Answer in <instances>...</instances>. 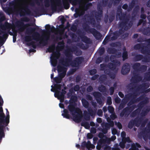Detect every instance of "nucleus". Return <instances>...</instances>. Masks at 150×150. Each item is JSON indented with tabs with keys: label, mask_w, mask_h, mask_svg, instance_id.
I'll return each mask as SVG.
<instances>
[{
	"label": "nucleus",
	"mask_w": 150,
	"mask_h": 150,
	"mask_svg": "<svg viewBox=\"0 0 150 150\" xmlns=\"http://www.w3.org/2000/svg\"><path fill=\"white\" fill-rule=\"evenodd\" d=\"M110 143V141L108 139H100L97 143V145L96 146V149L98 150H100L101 147L105 146L106 144H109Z\"/></svg>",
	"instance_id": "obj_12"
},
{
	"label": "nucleus",
	"mask_w": 150,
	"mask_h": 150,
	"mask_svg": "<svg viewBox=\"0 0 150 150\" xmlns=\"http://www.w3.org/2000/svg\"><path fill=\"white\" fill-rule=\"evenodd\" d=\"M88 108V113L90 114V115L92 116L93 115H94L95 114V112H94L92 109L91 108Z\"/></svg>",
	"instance_id": "obj_57"
},
{
	"label": "nucleus",
	"mask_w": 150,
	"mask_h": 150,
	"mask_svg": "<svg viewBox=\"0 0 150 150\" xmlns=\"http://www.w3.org/2000/svg\"><path fill=\"white\" fill-rule=\"evenodd\" d=\"M130 69V65L128 63H125L122 67L121 73L123 75H126L129 73Z\"/></svg>",
	"instance_id": "obj_14"
},
{
	"label": "nucleus",
	"mask_w": 150,
	"mask_h": 150,
	"mask_svg": "<svg viewBox=\"0 0 150 150\" xmlns=\"http://www.w3.org/2000/svg\"><path fill=\"white\" fill-rule=\"evenodd\" d=\"M131 93H129L125 95V97L124 98L125 103H127L129 100L132 98Z\"/></svg>",
	"instance_id": "obj_42"
},
{
	"label": "nucleus",
	"mask_w": 150,
	"mask_h": 150,
	"mask_svg": "<svg viewBox=\"0 0 150 150\" xmlns=\"http://www.w3.org/2000/svg\"><path fill=\"white\" fill-rule=\"evenodd\" d=\"M141 31L144 35L150 36V28L146 27L141 29Z\"/></svg>",
	"instance_id": "obj_29"
},
{
	"label": "nucleus",
	"mask_w": 150,
	"mask_h": 150,
	"mask_svg": "<svg viewBox=\"0 0 150 150\" xmlns=\"http://www.w3.org/2000/svg\"><path fill=\"white\" fill-rule=\"evenodd\" d=\"M143 120V119L142 117H136L133 120L135 123V126L137 127H139Z\"/></svg>",
	"instance_id": "obj_26"
},
{
	"label": "nucleus",
	"mask_w": 150,
	"mask_h": 150,
	"mask_svg": "<svg viewBox=\"0 0 150 150\" xmlns=\"http://www.w3.org/2000/svg\"><path fill=\"white\" fill-rule=\"evenodd\" d=\"M98 12H96L95 14V17L97 20H100L103 11L102 7H98L97 8Z\"/></svg>",
	"instance_id": "obj_22"
},
{
	"label": "nucleus",
	"mask_w": 150,
	"mask_h": 150,
	"mask_svg": "<svg viewBox=\"0 0 150 150\" xmlns=\"http://www.w3.org/2000/svg\"><path fill=\"white\" fill-rule=\"evenodd\" d=\"M54 80L57 83H61L62 79L58 76L55 77L54 79Z\"/></svg>",
	"instance_id": "obj_59"
},
{
	"label": "nucleus",
	"mask_w": 150,
	"mask_h": 150,
	"mask_svg": "<svg viewBox=\"0 0 150 150\" xmlns=\"http://www.w3.org/2000/svg\"><path fill=\"white\" fill-rule=\"evenodd\" d=\"M150 86V84L148 83H144L139 85L136 88V91H139L140 90L143 91L149 88Z\"/></svg>",
	"instance_id": "obj_16"
},
{
	"label": "nucleus",
	"mask_w": 150,
	"mask_h": 150,
	"mask_svg": "<svg viewBox=\"0 0 150 150\" xmlns=\"http://www.w3.org/2000/svg\"><path fill=\"white\" fill-rule=\"evenodd\" d=\"M67 58L65 60L63 59L60 60L62 64L64 66L67 67L70 65L72 67H78L83 61V58L82 57H76L72 61V55L69 52L65 54Z\"/></svg>",
	"instance_id": "obj_2"
},
{
	"label": "nucleus",
	"mask_w": 150,
	"mask_h": 150,
	"mask_svg": "<svg viewBox=\"0 0 150 150\" xmlns=\"http://www.w3.org/2000/svg\"><path fill=\"white\" fill-rule=\"evenodd\" d=\"M72 50L73 51L75 52V54L77 56H80L81 55L82 53L81 50L78 48L77 47H75L72 48Z\"/></svg>",
	"instance_id": "obj_35"
},
{
	"label": "nucleus",
	"mask_w": 150,
	"mask_h": 150,
	"mask_svg": "<svg viewBox=\"0 0 150 150\" xmlns=\"http://www.w3.org/2000/svg\"><path fill=\"white\" fill-rule=\"evenodd\" d=\"M84 118L86 121H88L90 120L91 116L86 110H84L83 112Z\"/></svg>",
	"instance_id": "obj_41"
},
{
	"label": "nucleus",
	"mask_w": 150,
	"mask_h": 150,
	"mask_svg": "<svg viewBox=\"0 0 150 150\" xmlns=\"http://www.w3.org/2000/svg\"><path fill=\"white\" fill-rule=\"evenodd\" d=\"M123 51L122 57V60L124 61L128 58V54L125 47L123 49Z\"/></svg>",
	"instance_id": "obj_34"
},
{
	"label": "nucleus",
	"mask_w": 150,
	"mask_h": 150,
	"mask_svg": "<svg viewBox=\"0 0 150 150\" xmlns=\"http://www.w3.org/2000/svg\"><path fill=\"white\" fill-rule=\"evenodd\" d=\"M16 5V3L15 1H13L10 2L9 3V7L7 9L8 12H13L15 9V6Z\"/></svg>",
	"instance_id": "obj_20"
},
{
	"label": "nucleus",
	"mask_w": 150,
	"mask_h": 150,
	"mask_svg": "<svg viewBox=\"0 0 150 150\" xmlns=\"http://www.w3.org/2000/svg\"><path fill=\"white\" fill-rule=\"evenodd\" d=\"M134 70L136 72L145 71L147 69V67L145 65H141L140 63H134L132 66Z\"/></svg>",
	"instance_id": "obj_9"
},
{
	"label": "nucleus",
	"mask_w": 150,
	"mask_h": 150,
	"mask_svg": "<svg viewBox=\"0 0 150 150\" xmlns=\"http://www.w3.org/2000/svg\"><path fill=\"white\" fill-rule=\"evenodd\" d=\"M93 95L95 98L97 103L100 105L102 103L101 98L102 96L101 93L98 91H94L93 93Z\"/></svg>",
	"instance_id": "obj_15"
},
{
	"label": "nucleus",
	"mask_w": 150,
	"mask_h": 150,
	"mask_svg": "<svg viewBox=\"0 0 150 150\" xmlns=\"http://www.w3.org/2000/svg\"><path fill=\"white\" fill-rule=\"evenodd\" d=\"M141 111L137 109L133 111L130 114V117H134L137 115L139 114Z\"/></svg>",
	"instance_id": "obj_36"
},
{
	"label": "nucleus",
	"mask_w": 150,
	"mask_h": 150,
	"mask_svg": "<svg viewBox=\"0 0 150 150\" xmlns=\"http://www.w3.org/2000/svg\"><path fill=\"white\" fill-rule=\"evenodd\" d=\"M31 40V37L30 35H26L24 38V40L26 42H29Z\"/></svg>",
	"instance_id": "obj_60"
},
{
	"label": "nucleus",
	"mask_w": 150,
	"mask_h": 150,
	"mask_svg": "<svg viewBox=\"0 0 150 150\" xmlns=\"http://www.w3.org/2000/svg\"><path fill=\"white\" fill-rule=\"evenodd\" d=\"M134 125H135V123L133 120H132L128 123V127L129 128L131 129L133 128Z\"/></svg>",
	"instance_id": "obj_56"
},
{
	"label": "nucleus",
	"mask_w": 150,
	"mask_h": 150,
	"mask_svg": "<svg viewBox=\"0 0 150 150\" xmlns=\"http://www.w3.org/2000/svg\"><path fill=\"white\" fill-rule=\"evenodd\" d=\"M60 91H57L56 93H55L54 94V96L56 98H58L60 100V101L61 102H63L61 100V97L60 96Z\"/></svg>",
	"instance_id": "obj_58"
},
{
	"label": "nucleus",
	"mask_w": 150,
	"mask_h": 150,
	"mask_svg": "<svg viewBox=\"0 0 150 150\" xmlns=\"http://www.w3.org/2000/svg\"><path fill=\"white\" fill-rule=\"evenodd\" d=\"M80 38L82 42L86 44H88L91 43L90 39L85 35H81Z\"/></svg>",
	"instance_id": "obj_28"
},
{
	"label": "nucleus",
	"mask_w": 150,
	"mask_h": 150,
	"mask_svg": "<svg viewBox=\"0 0 150 150\" xmlns=\"http://www.w3.org/2000/svg\"><path fill=\"white\" fill-rule=\"evenodd\" d=\"M40 35L38 32H35L34 33L33 37L34 38L33 39L37 41H38L39 40Z\"/></svg>",
	"instance_id": "obj_45"
},
{
	"label": "nucleus",
	"mask_w": 150,
	"mask_h": 150,
	"mask_svg": "<svg viewBox=\"0 0 150 150\" xmlns=\"http://www.w3.org/2000/svg\"><path fill=\"white\" fill-rule=\"evenodd\" d=\"M98 137L99 138H100V139H109L110 142H111V140L110 139V138H108L106 137V136L105 135H104V134L101 133L100 132L99 133Z\"/></svg>",
	"instance_id": "obj_51"
},
{
	"label": "nucleus",
	"mask_w": 150,
	"mask_h": 150,
	"mask_svg": "<svg viewBox=\"0 0 150 150\" xmlns=\"http://www.w3.org/2000/svg\"><path fill=\"white\" fill-rule=\"evenodd\" d=\"M77 46L80 48L84 50L87 49L89 47V46L88 45H84L82 42L78 43Z\"/></svg>",
	"instance_id": "obj_37"
},
{
	"label": "nucleus",
	"mask_w": 150,
	"mask_h": 150,
	"mask_svg": "<svg viewBox=\"0 0 150 150\" xmlns=\"http://www.w3.org/2000/svg\"><path fill=\"white\" fill-rule=\"evenodd\" d=\"M130 112L128 109L127 108V107H126L124 108L120 114V116L121 117H123L124 115L125 117H128L129 115Z\"/></svg>",
	"instance_id": "obj_24"
},
{
	"label": "nucleus",
	"mask_w": 150,
	"mask_h": 150,
	"mask_svg": "<svg viewBox=\"0 0 150 150\" xmlns=\"http://www.w3.org/2000/svg\"><path fill=\"white\" fill-rule=\"evenodd\" d=\"M72 0H62V3L64 8L66 9H69L70 7L69 3L71 4Z\"/></svg>",
	"instance_id": "obj_23"
},
{
	"label": "nucleus",
	"mask_w": 150,
	"mask_h": 150,
	"mask_svg": "<svg viewBox=\"0 0 150 150\" xmlns=\"http://www.w3.org/2000/svg\"><path fill=\"white\" fill-rule=\"evenodd\" d=\"M62 92L60 91V96L61 97L62 101H64V99L65 94L67 93V92L64 89H62Z\"/></svg>",
	"instance_id": "obj_53"
},
{
	"label": "nucleus",
	"mask_w": 150,
	"mask_h": 150,
	"mask_svg": "<svg viewBox=\"0 0 150 150\" xmlns=\"http://www.w3.org/2000/svg\"><path fill=\"white\" fill-rule=\"evenodd\" d=\"M73 120L76 122H79L81 120L82 116V112L79 108H77L76 112L71 114Z\"/></svg>",
	"instance_id": "obj_8"
},
{
	"label": "nucleus",
	"mask_w": 150,
	"mask_h": 150,
	"mask_svg": "<svg viewBox=\"0 0 150 150\" xmlns=\"http://www.w3.org/2000/svg\"><path fill=\"white\" fill-rule=\"evenodd\" d=\"M55 47V45H52L50 46L48 48V50L49 52H51L54 50Z\"/></svg>",
	"instance_id": "obj_62"
},
{
	"label": "nucleus",
	"mask_w": 150,
	"mask_h": 150,
	"mask_svg": "<svg viewBox=\"0 0 150 150\" xmlns=\"http://www.w3.org/2000/svg\"><path fill=\"white\" fill-rule=\"evenodd\" d=\"M6 110L7 115L6 117L3 112L2 108L0 107V139L4 137V128L7 126L9 122V112L7 109Z\"/></svg>",
	"instance_id": "obj_3"
},
{
	"label": "nucleus",
	"mask_w": 150,
	"mask_h": 150,
	"mask_svg": "<svg viewBox=\"0 0 150 150\" xmlns=\"http://www.w3.org/2000/svg\"><path fill=\"white\" fill-rule=\"evenodd\" d=\"M36 28H32V27H29L26 29V34H30L32 33L35 32L36 29L37 30H40L42 31V32L45 31L44 30H42L41 28H40L39 27L35 25Z\"/></svg>",
	"instance_id": "obj_19"
},
{
	"label": "nucleus",
	"mask_w": 150,
	"mask_h": 150,
	"mask_svg": "<svg viewBox=\"0 0 150 150\" xmlns=\"http://www.w3.org/2000/svg\"><path fill=\"white\" fill-rule=\"evenodd\" d=\"M49 36L46 35L43 36V38H42L39 42V44L43 46H45L47 45L48 41L49 40Z\"/></svg>",
	"instance_id": "obj_17"
},
{
	"label": "nucleus",
	"mask_w": 150,
	"mask_h": 150,
	"mask_svg": "<svg viewBox=\"0 0 150 150\" xmlns=\"http://www.w3.org/2000/svg\"><path fill=\"white\" fill-rule=\"evenodd\" d=\"M115 55H111L110 57V61L113 63H116L117 64H118V66L120 65V62L118 60H114V59H115Z\"/></svg>",
	"instance_id": "obj_40"
},
{
	"label": "nucleus",
	"mask_w": 150,
	"mask_h": 150,
	"mask_svg": "<svg viewBox=\"0 0 150 150\" xmlns=\"http://www.w3.org/2000/svg\"><path fill=\"white\" fill-rule=\"evenodd\" d=\"M134 76L132 77L133 82L134 83H137L140 81L142 79V77L139 74L135 73H133Z\"/></svg>",
	"instance_id": "obj_21"
},
{
	"label": "nucleus",
	"mask_w": 150,
	"mask_h": 150,
	"mask_svg": "<svg viewBox=\"0 0 150 150\" xmlns=\"http://www.w3.org/2000/svg\"><path fill=\"white\" fill-rule=\"evenodd\" d=\"M103 60V57H99L97 58L96 60V63L97 64H99L102 62Z\"/></svg>",
	"instance_id": "obj_63"
},
{
	"label": "nucleus",
	"mask_w": 150,
	"mask_h": 150,
	"mask_svg": "<svg viewBox=\"0 0 150 150\" xmlns=\"http://www.w3.org/2000/svg\"><path fill=\"white\" fill-rule=\"evenodd\" d=\"M45 28L47 31L54 32L56 30L55 28L52 26L51 28L50 25L49 24H47L45 26Z\"/></svg>",
	"instance_id": "obj_33"
},
{
	"label": "nucleus",
	"mask_w": 150,
	"mask_h": 150,
	"mask_svg": "<svg viewBox=\"0 0 150 150\" xmlns=\"http://www.w3.org/2000/svg\"><path fill=\"white\" fill-rule=\"evenodd\" d=\"M86 22L89 25L91 24L93 27H95L96 25L95 19L93 17L90 16H89Z\"/></svg>",
	"instance_id": "obj_25"
},
{
	"label": "nucleus",
	"mask_w": 150,
	"mask_h": 150,
	"mask_svg": "<svg viewBox=\"0 0 150 150\" xmlns=\"http://www.w3.org/2000/svg\"><path fill=\"white\" fill-rule=\"evenodd\" d=\"M149 101H148L147 98L146 99L143 100L140 102L137 105V106L138 107L137 109L140 111H141L142 109L143 108L145 105L148 103Z\"/></svg>",
	"instance_id": "obj_18"
},
{
	"label": "nucleus",
	"mask_w": 150,
	"mask_h": 150,
	"mask_svg": "<svg viewBox=\"0 0 150 150\" xmlns=\"http://www.w3.org/2000/svg\"><path fill=\"white\" fill-rule=\"evenodd\" d=\"M134 60L135 61H139L142 60L144 62H150V56H146L144 57L141 54H137L135 55L134 57Z\"/></svg>",
	"instance_id": "obj_11"
},
{
	"label": "nucleus",
	"mask_w": 150,
	"mask_h": 150,
	"mask_svg": "<svg viewBox=\"0 0 150 150\" xmlns=\"http://www.w3.org/2000/svg\"><path fill=\"white\" fill-rule=\"evenodd\" d=\"M136 0H132L131 2L129 4V7L128 9V11H129L131 10L135 5Z\"/></svg>",
	"instance_id": "obj_38"
},
{
	"label": "nucleus",
	"mask_w": 150,
	"mask_h": 150,
	"mask_svg": "<svg viewBox=\"0 0 150 150\" xmlns=\"http://www.w3.org/2000/svg\"><path fill=\"white\" fill-rule=\"evenodd\" d=\"M140 134L144 140L146 141L148 139L150 140V121L148 123L146 127L142 130Z\"/></svg>",
	"instance_id": "obj_7"
},
{
	"label": "nucleus",
	"mask_w": 150,
	"mask_h": 150,
	"mask_svg": "<svg viewBox=\"0 0 150 150\" xmlns=\"http://www.w3.org/2000/svg\"><path fill=\"white\" fill-rule=\"evenodd\" d=\"M116 18H119L121 21L118 23V27L120 29L118 31H117L120 35L122 34L125 30H127L131 28L132 25L131 21L128 23L129 21V17L126 15V13H122L121 7L117 8L116 15Z\"/></svg>",
	"instance_id": "obj_1"
},
{
	"label": "nucleus",
	"mask_w": 150,
	"mask_h": 150,
	"mask_svg": "<svg viewBox=\"0 0 150 150\" xmlns=\"http://www.w3.org/2000/svg\"><path fill=\"white\" fill-rule=\"evenodd\" d=\"M109 54H115L117 52V50L112 47L108 48L107 50Z\"/></svg>",
	"instance_id": "obj_39"
},
{
	"label": "nucleus",
	"mask_w": 150,
	"mask_h": 150,
	"mask_svg": "<svg viewBox=\"0 0 150 150\" xmlns=\"http://www.w3.org/2000/svg\"><path fill=\"white\" fill-rule=\"evenodd\" d=\"M138 91H136V89L135 91L133 93H131L132 98L137 99V97L140 95V93L138 92Z\"/></svg>",
	"instance_id": "obj_49"
},
{
	"label": "nucleus",
	"mask_w": 150,
	"mask_h": 150,
	"mask_svg": "<svg viewBox=\"0 0 150 150\" xmlns=\"http://www.w3.org/2000/svg\"><path fill=\"white\" fill-rule=\"evenodd\" d=\"M82 103L83 107L86 108H88L89 103L85 99H82Z\"/></svg>",
	"instance_id": "obj_44"
},
{
	"label": "nucleus",
	"mask_w": 150,
	"mask_h": 150,
	"mask_svg": "<svg viewBox=\"0 0 150 150\" xmlns=\"http://www.w3.org/2000/svg\"><path fill=\"white\" fill-rule=\"evenodd\" d=\"M21 21H18L16 23V25L17 27H21L19 29V30L21 31H23L25 28L32 25L31 24L29 23L25 24H24V22H28L30 21V19L27 17H24L21 19Z\"/></svg>",
	"instance_id": "obj_6"
},
{
	"label": "nucleus",
	"mask_w": 150,
	"mask_h": 150,
	"mask_svg": "<svg viewBox=\"0 0 150 150\" xmlns=\"http://www.w3.org/2000/svg\"><path fill=\"white\" fill-rule=\"evenodd\" d=\"M138 102L137 99L131 98L129 102L128 103L127 105L128 106H130L132 104Z\"/></svg>",
	"instance_id": "obj_46"
},
{
	"label": "nucleus",
	"mask_w": 150,
	"mask_h": 150,
	"mask_svg": "<svg viewBox=\"0 0 150 150\" xmlns=\"http://www.w3.org/2000/svg\"><path fill=\"white\" fill-rule=\"evenodd\" d=\"M82 26L86 31L92 34L96 39L98 40L100 38L101 36V34L95 29L90 28L89 25L86 23H83Z\"/></svg>",
	"instance_id": "obj_5"
},
{
	"label": "nucleus",
	"mask_w": 150,
	"mask_h": 150,
	"mask_svg": "<svg viewBox=\"0 0 150 150\" xmlns=\"http://www.w3.org/2000/svg\"><path fill=\"white\" fill-rule=\"evenodd\" d=\"M67 72H62L60 73L59 74L58 77H59L60 78H61L62 79H62L65 77L66 75Z\"/></svg>",
	"instance_id": "obj_61"
},
{
	"label": "nucleus",
	"mask_w": 150,
	"mask_h": 150,
	"mask_svg": "<svg viewBox=\"0 0 150 150\" xmlns=\"http://www.w3.org/2000/svg\"><path fill=\"white\" fill-rule=\"evenodd\" d=\"M147 98L148 99V101H149V98L147 97H146V96L144 95H142L139 96L137 98V100L138 102H139L140 101H141L143 100H144Z\"/></svg>",
	"instance_id": "obj_43"
},
{
	"label": "nucleus",
	"mask_w": 150,
	"mask_h": 150,
	"mask_svg": "<svg viewBox=\"0 0 150 150\" xmlns=\"http://www.w3.org/2000/svg\"><path fill=\"white\" fill-rule=\"evenodd\" d=\"M150 111V106H147L146 108H144L142 110L141 112V115L142 116H144Z\"/></svg>",
	"instance_id": "obj_27"
},
{
	"label": "nucleus",
	"mask_w": 150,
	"mask_h": 150,
	"mask_svg": "<svg viewBox=\"0 0 150 150\" xmlns=\"http://www.w3.org/2000/svg\"><path fill=\"white\" fill-rule=\"evenodd\" d=\"M63 112L64 113H62V115L63 117L67 119H69L70 115L69 114V112L68 110L67 109H64Z\"/></svg>",
	"instance_id": "obj_32"
},
{
	"label": "nucleus",
	"mask_w": 150,
	"mask_h": 150,
	"mask_svg": "<svg viewBox=\"0 0 150 150\" xmlns=\"http://www.w3.org/2000/svg\"><path fill=\"white\" fill-rule=\"evenodd\" d=\"M77 108H76L74 105L72 104H69L68 106V108L71 114L76 112Z\"/></svg>",
	"instance_id": "obj_31"
},
{
	"label": "nucleus",
	"mask_w": 150,
	"mask_h": 150,
	"mask_svg": "<svg viewBox=\"0 0 150 150\" xmlns=\"http://www.w3.org/2000/svg\"><path fill=\"white\" fill-rule=\"evenodd\" d=\"M98 90L99 91L102 93L105 92L107 91L106 87L103 85H101L98 87Z\"/></svg>",
	"instance_id": "obj_47"
},
{
	"label": "nucleus",
	"mask_w": 150,
	"mask_h": 150,
	"mask_svg": "<svg viewBox=\"0 0 150 150\" xmlns=\"http://www.w3.org/2000/svg\"><path fill=\"white\" fill-rule=\"evenodd\" d=\"M1 28L4 31H1V33L3 34V35L2 37L0 36V38L6 39L8 36V33L11 35H13V33L10 31L11 29V25L8 22H6L4 25H1Z\"/></svg>",
	"instance_id": "obj_4"
},
{
	"label": "nucleus",
	"mask_w": 150,
	"mask_h": 150,
	"mask_svg": "<svg viewBox=\"0 0 150 150\" xmlns=\"http://www.w3.org/2000/svg\"><path fill=\"white\" fill-rule=\"evenodd\" d=\"M115 15L114 13H110L108 16V19L110 23L112 22L114 20L115 18Z\"/></svg>",
	"instance_id": "obj_55"
},
{
	"label": "nucleus",
	"mask_w": 150,
	"mask_h": 150,
	"mask_svg": "<svg viewBox=\"0 0 150 150\" xmlns=\"http://www.w3.org/2000/svg\"><path fill=\"white\" fill-rule=\"evenodd\" d=\"M117 65H118V64L116 63L110 62L108 64L107 66L110 70L114 71Z\"/></svg>",
	"instance_id": "obj_30"
},
{
	"label": "nucleus",
	"mask_w": 150,
	"mask_h": 150,
	"mask_svg": "<svg viewBox=\"0 0 150 150\" xmlns=\"http://www.w3.org/2000/svg\"><path fill=\"white\" fill-rule=\"evenodd\" d=\"M60 55V53L59 52L54 53L51 57V59H56L57 60Z\"/></svg>",
	"instance_id": "obj_48"
},
{
	"label": "nucleus",
	"mask_w": 150,
	"mask_h": 150,
	"mask_svg": "<svg viewBox=\"0 0 150 150\" xmlns=\"http://www.w3.org/2000/svg\"><path fill=\"white\" fill-rule=\"evenodd\" d=\"M81 125L84 127L86 129H89L90 128L89 124L87 122H82L81 123Z\"/></svg>",
	"instance_id": "obj_54"
},
{
	"label": "nucleus",
	"mask_w": 150,
	"mask_h": 150,
	"mask_svg": "<svg viewBox=\"0 0 150 150\" xmlns=\"http://www.w3.org/2000/svg\"><path fill=\"white\" fill-rule=\"evenodd\" d=\"M119 36L120 35L117 32L115 31L113 33V36L111 38V40H116Z\"/></svg>",
	"instance_id": "obj_52"
},
{
	"label": "nucleus",
	"mask_w": 150,
	"mask_h": 150,
	"mask_svg": "<svg viewBox=\"0 0 150 150\" xmlns=\"http://www.w3.org/2000/svg\"><path fill=\"white\" fill-rule=\"evenodd\" d=\"M144 43H138L135 45L134 47V49L136 50L141 49V53L143 54H146V49L147 46H144Z\"/></svg>",
	"instance_id": "obj_13"
},
{
	"label": "nucleus",
	"mask_w": 150,
	"mask_h": 150,
	"mask_svg": "<svg viewBox=\"0 0 150 150\" xmlns=\"http://www.w3.org/2000/svg\"><path fill=\"white\" fill-rule=\"evenodd\" d=\"M77 30V26L76 25H72L70 28V30L74 32H75Z\"/></svg>",
	"instance_id": "obj_64"
},
{
	"label": "nucleus",
	"mask_w": 150,
	"mask_h": 150,
	"mask_svg": "<svg viewBox=\"0 0 150 150\" xmlns=\"http://www.w3.org/2000/svg\"><path fill=\"white\" fill-rule=\"evenodd\" d=\"M57 70L58 72H67V69L66 67L61 66H57Z\"/></svg>",
	"instance_id": "obj_50"
},
{
	"label": "nucleus",
	"mask_w": 150,
	"mask_h": 150,
	"mask_svg": "<svg viewBox=\"0 0 150 150\" xmlns=\"http://www.w3.org/2000/svg\"><path fill=\"white\" fill-rule=\"evenodd\" d=\"M22 5L23 7L20 8L17 11L19 13L20 16H23L25 14L30 15L31 12L28 8V5L25 4H23Z\"/></svg>",
	"instance_id": "obj_10"
}]
</instances>
